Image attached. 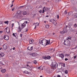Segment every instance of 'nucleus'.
I'll list each match as a JSON object with an SVG mask.
<instances>
[{
	"label": "nucleus",
	"mask_w": 77,
	"mask_h": 77,
	"mask_svg": "<svg viewBox=\"0 0 77 77\" xmlns=\"http://www.w3.org/2000/svg\"><path fill=\"white\" fill-rule=\"evenodd\" d=\"M17 14H16L15 16L14 17V19H21L23 17L20 14L21 13V11L19 10L17 11Z\"/></svg>",
	"instance_id": "obj_1"
},
{
	"label": "nucleus",
	"mask_w": 77,
	"mask_h": 77,
	"mask_svg": "<svg viewBox=\"0 0 77 77\" xmlns=\"http://www.w3.org/2000/svg\"><path fill=\"white\" fill-rule=\"evenodd\" d=\"M39 44H41L43 45H47L49 44L48 41L45 39L42 40H39Z\"/></svg>",
	"instance_id": "obj_2"
},
{
	"label": "nucleus",
	"mask_w": 77,
	"mask_h": 77,
	"mask_svg": "<svg viewBox=\"0 0 77 77\" xmlns=\"http://www.w3.org/2000/svg\"><path fill=\"white\" fill-rule=\"evenodd\" d=\"M26 24L28 23L27 21L25 22V23L21 24L20 26H19V29H20V31H21L22 29L26 26Z\"/></svg>",
	"instance_id": "obj_3"
},
{
	"label": "nucleus",
	"mask_w": 77,
	"mask_h": 77,
	"mask_svg": "<svg viewBox=\"0 0 77 77\" xmlns=\"http://www.w3.org/2000/svg\"><path fill=\"white\" fill-rule=\"evenodd\" d=\"M57 67L58 66V64L55 61L53 63H52V66L51 67V68H52V69H56V66Z\"/></svg>",
	"instance_id": "obj_4"
},
{
	"label": "nucleus",
	"mask_w": 77,
	"mask_h": 77,
	"mask_svg": "<svg viewBox=\"0 0 77 77\" xmlns=\"http://www.w3.org/2000/svg\"><path fill=\"white\" fill-rule=\"evenodd\" d=\"M4 31L5 32H7L8 33H9L10 32V29L8 27H7L4 29Z\"/></svg>",
	"instance_id": "obj_5"
},
{
	"label": "nucleus",
	"mask_w": 77,
	"mask_h": 77,
	"mask_svg": "<svg viewBox=\"0 0 77 77\" xmlns=\"http://www.w3.org/2000/svg\"><path fill=\"white\" fill-rule=\"evenodd\" d=\"M64 44L65 45H69V42L67 40H64Z\"/></svg>",
	"instance_id": "obj_6"
},
{
	"label": "nucleus",
	"mask_w": 77,
	"mask_h": 77,
	"mask_svg": "<svg viewBox=\"0 0 77 77\" xmlns=\"http://www.w3.org/2000/svg\"><path fill=\"white\" fill-rule=\"evenodd\" d=\"M50 22H51L52 23L54 24H57V22H56V20H49Z\"/></svg>",
	"instance_id": "obj_7"
},
{
	"label": "nucleus",
	"mask_w": 77,
	"mask_h": 77,
	"mask_svg": "<svg viewBox=\"0 0 77 77\" xmlns=\"http://www.w3.org/2000/svg\"><path fill=\"white\" fill-rule=\"evenodd\" d=\"M9 37L7 35L4 36V39L6 41H8L9 40Z\"/></svg>",
	"instance_id": "obj_8"
},
{
	"label": "nucleus",
	"mask_w": 77,
	"mask_h": 77,
	"mask_svg": "<svg viewBox=\"0 0 77 77\" xmlns=\"http://www.w3.org/2000/svg\"><path fill=\"white\" fill-rule=\"evenodd\" d=\"M45 8V7H44L43 10L42 11L41 10L40 11H39V12L40 13H44V12H45V11L44 10V9Z\"/></svg>",
	"instance_id": "obj_9"
},
{
	"label": "nucleus",
	"mask_w": 77,
	"mask_h": 77,
	"mask_svg": "<svg viewBox=\"0 0 77 77\" xmlns=\"http://www.w3.org/2000/svg\"><path fill=\"white\" fill-rule=\"evenodd\" d=\"M59 57H61V58H63L64 57V54H60L59 55Z\"/></svg>",
	"instance_id": "obj_10"
},
{
	"label": "nucleus",
	"mask_w": 77,
	"mask_h": 77,
	"mask_svg": "<svg viewBox=\"0 0 77 77\" xmlns=\"http://www.w3.org/2000/svg\"><path fill=\"white\" fill-rule=\"evenodd\" d=\"M6 70L5 69H2L1 70V71L2 73H4L6 72Z\"/></svg>",
	"instance_id": "obj_11"
},
{
	"label": "nucleus",
	"mask_w": 77,
	"mask_h": 77,
	"mask_svg": "<svg viewBox=\"0 0 77 77\" xmlns=\"http://www.w3.org/2000/svg\"><path fill=\"white\" fill-rule=\"evenodd\" d=\"M27 49H28V50H29V51H31L32 50V47H31V46H29L27 48Z\"/></svg>",
	"instance_id": "obj_12"
},
{
	"label": "nucleus",
	"mask_w": 77,
	"mask_h": 77,
	"mask_svg": "<svg viewBox=\"0 0 77 77\" xmlns=\"http://www.w3.org/2000/svg\"><path fill=\"white\" fill-rule=\"evenodd\" d=\"M8 48V47H7V46L5 45H4L3 46V48L4 50H6Z\"/></svg>",
	"instance_id": "obj_13"
},
{
	"label": "nucleus",
	"mask_w": 77,
	"mask_h": 77,
	"mask_svg": "<svg viewBox=\"0 0 77 77\" xmlns=\"http://www.w3.org/2000/svg\"><path fill=\"white\" fill-rule=\"evenodd\" d=\"M67 32V29L66 28L64 29H63V30L62 31V32L63 33H66Z\"/></svg>",
	"instance_id": "obj_14"
},
{
	"label": "nucleus",
	"mask_w": 77,
	"mask_h": 77,
	"mask_svg": "<svg viewBox=\"0 0 77 77\" xmlns=\"http://www.w3.org/2000/svg\"><path fill=\"white\" fill-rule=\"evenodd\" d=\"M22 14L23 15H27V12L26 11H23L22 13Z\"/></svg>",
	"instance_id": "obj_15"
},
{
	"label": "nucleus",
	"mask_w": 77,
	"mask_h": 77,
	"mask_svg": "<svg viewBox=\"0 0 77 77\" xmlns=\"http://www.w3.org/2000/svg\"><path fill=\"white\" fill-rule=\"evenodd\" d=\"M0 55L1 56H2V57H4L5 56V54L3 52H1V53H0Z\"/></svg>",
	"instance_id": "obj_16"
},
{
	"label": "nucleus",
	"mask_w": 77,
	"mask_h": 77,
	"mask_svg": "<svg viewBox=\"0 0 77 77\" xmlns=\"http://www.w3.org/2000/svg\"><path fill=\"white\" fill-rule=\"evenodd\" d=\"M33 42V40L32 39H31L29 40V43L30 44H32Z\"/></svg>",
	"instance_id": "obj_17"
},
{
	"label": "nucleus",
	"mask_w": 77,
	"mask_h": 77,
	"mask_svg": "<svg viewBox=\"0 0 77 77\" xmlns=\"http://www.w3.org/2000/svg\"><path fill=\"white\" fill-rule=\"evenodd\" d=\"M34 54H32V53H31V52H29L28 54L30 55H31L32 56H34Z\"/></svg>",
	"instance_id": "obj_18"
},
{
	"label": "nucleus",
	"mask_w": 77,
	"mask_h": 77,
	"mask_svg": "<svg viewBox=\"0 0 77 77\" xmlns=\"http://www.w3.org/2000/svg\"><path fill=\"white\" fill-rule=\"evenodd\" d=\"M16 35H17V33H13L12 35H13V36H14V37H16Z\"/></svg>",
	"instance_id": "obj_19"
},
{
	"label": "nucleus",
	"mask_w": 77,
	"mask_h": 77,
	"mask_svg": "<svg viewBox=\"0 0 77 77\" xmlns=\"http://www.w3.org/2000/svg\"><path fill=\"white\" fill-rule=\"evenodd\" d=\"M44 10L45 12H47V11H48V8H45L44 9Z\"/></svg>",
	"instance_id": "obj_20"
},
{
	"label": "nucleus",
	"mask_w": 77,
	"mask_h": 77,
	"mask_svg": "<svg viewBox=\"0 0 77 77\" xmlns=\"http://www.w3.org/2000/svg\"><path fill=\"white\" fill-rule=\"evenodd\" d=\"M23 72L26 74H29V72H28L26 70L24 71V72Z\"/></svg>",
	"instance_id": "obj_21"
},
{
	"label": "nucleus",
	"mask_w": 77,
	"mask_h": 77,
	"mask_svg": "<svg viewBox=\"0 0 77 77\" xmlns=\"http://www.w3.org/2000/svg\"><path fill=\"white\" fill-rule=\"evenodd\" d=\"M46 59H50L51 58V57L50 56H47V57H46Z\"/></svg>",
	"instance_id": "obj_22"
},
{
	"label": "nucleus",
	"mask_w": 77,
	"mask_h": 77,
	"mask_svg": "<svg viewBox=\"0 0 77 77\" xmlns=\"http://www.w3.org/2000/svg\"><path fill=\"white\" fill-rule=\"evenodd\" d=\"M49 27V25H46L45 26V28L46 29H48Z\"/></svg>",
	"instance_id": "obj_23"
},
{
	"label": "nucleus",
	"mask_w": 77,
	"mask_h": 77,
	"mask_svg": "<svg viewBox=\"0 0 77 77\" xmlns=\"http://www.w3.org/2000/svg\"><path fill=\"white\" fill-rule=\"evenodd\" d=\"M42 59H44L45 60H47V58L45 56V57H42Z\"/></svg>",
	"instance_id": "obj_24"
},
{
	"label": "nucleus",
	"mask_w": 77,
	"mask_h": 77,
	"mask_svg": "<svg viewBox=\"0 0 77 77\" xmlns=\"http://www.w3.org/2000/svg\"><path fill=\"white\" fill-rule=\"evenodd\" d=\"M61 66H62L63 67H65V66H65V63H62V64H61Z\"/></svg>",
	"instance_id": "obj_25"
},
{
	"label": "nucleus",
	"mask_w": 77,
	"mask_h": 77,
	"mask_svg": "<svg viewBox=\"0 0 77 77\" xmlns=\"http://www.w3.org/2000/svg\"><path fill=\"white\" fill-rule=\"evenodd\" d=\"M71 38L70 37H69V38H67L66 40L67 41H68L69 40H71Z\"/></svg>",
	"instance_id": "obj_26"
},
{
	"label": "nucleus",
	"mask_w": 77,
	"mask_h": 77,
	"mask_svg": "<svg viewBox=\"0 0 77 77\" xmlns=\"http://www.w3.org/2000/svg\"><path fill=\"white\" fill-rule=\"evenodd\" d=\"M26 66H29V69H30V70H32V68H31L30 67V66H29V65H28V64L26 65Z\"/></svg>",
	"instance_id": "obj_27"
},
{
	"label": "nucleus",
	"mask_w": 77,
	"mask_h": 77,
	"mask_svg": "<svg viewBox=\"0 0 77 77\" xmlns=\"http://www.w3.org/2000/svg\"><path fill=\"white\" fill-rule=\"evenodd\" d=\"M8 22H9V21H5L4 22V23H5V24H8Z\"/></svg>",
	"instance_id": "obj_28"
},
{
	"label": "nucleus",
	"mask_w": 77,
	"mask_h": 77,
	"mask_svg": "<svg viewBox=\"0 0 77 77\" xmlns=\"http://www.w3.org/2000/svg\"><path fill=\"white\" fill-rule=\"evenodd\" d=\"M72 14V12H70L69 13H68V15H71V14Z\"/></svg>",
	"instance_id": "obj_29"
},
{
	"label": "nucleus",
	"mask_w": 77,
	"mask_h": 77,
	"mask_svg": "<svg viewBox=\"0 0 77 77\" xmlns=\"http://www.w3.org/2000/svg\"><path fill=\"white\" fill-rule=\"evenodd\" d=\"M4 23V22L3 21H0V24H2Z\"/></svg>",
	"instance_id": "obj_30"
},
{
	"label": "nucleus",
	"mask_w": 77,
	"mask_h": 77,
	"mask_svg": "<svg viewBox=\"0 0 77 77\" xmlns=\"http://www.w3.org/2000/svg\"><path fill=\"white\" fill-rule=\"evenodd\" d=\"M39 23H38V22H37L36 23V26H39Z\"/></svg>",
	"instance_id": "obj_31"
},
{
	"label": "nucleus",
	"mask_w": 77,
	"mask_h": 77,
	"mask_svg": "<svg viewBox=\"0 0 77 77\" xmlns=\"http://www.w3.org/2000/svg\"><path fill=\"white\" fill-rule=\"evenodd\" d=\"M69 25L70 26H72V24L71 23H69Z\"/></svg>",
	"instance_id": "obj_32"
},
{
	"label": "nucleus",
	"mask_w": 77,
	"mask_h": 77,
	"mask_svg": "<svg viewBox=\"0 0 77 77\" xmlns=\"http://www.w3.org/2000/svg\"><path fill=\"white\" fill-rule=\"evenodd\" d=\"M74 27H77V24H74Z\"/></svg>",
	"instance_id": "obj_33"
},
{
	"label": "nucleus",
	"mask_w": 77,
	"mask_h": 77,
	"mask_svg": "<svg viewBox=\"0 0 77 77\" xmlns=\"http://www.w3.org/2000/svg\"><path fill=\"white\" fill-rule=\"evenodd\" d=\"M68 71L66 70L65 71V73L66 74H68Z\"/></svg>",
	"instance_id": "obj_34"
},
{
	"label": "nucleus",
	"mask_w": 77,
	"mask_h": 77,
	"mask_svg": "<svg viewBox=\"0 0 77 77\" xmlns=\"http://www.w3.org/2000/svg\"><path fill=\"white\" fill-rule=\"evenodd\" d=\"M15 10V8H13L12 9V11H14V10Z\"/></svg>",
	"instance_id": "obj_35"
},
{
	"label": "nucleus",
	"mask_w": 77,
	"mask_h": 77,
	"mask_svg": "<svg viewBox=\"0 0 77 77\" xmlns=\"http://www.w3.org/2000/svg\"><path fill=\"white\" fill-rule=\"evenodd\" d=\"M65 56H66L67 57H68V56H69V54H65Z\"/></svg>",
	"instance_id": "obj_36"
},
{
	"label": "nucleus",
	"mask_w": 77,
	"mask_h": 77,
	"mask_svg": "<svg viewBox=\"0 0 77 77\" xmlns=\"http://www.w3.org/2000/svg\"><path fill=\"white\" fill-rule=\"evenodd\" d=\"M77 57V56H75L73 57V58L74 59H76V58Z\"/></svg>",
	"instance_id": "obj_37"
},
{
	"label": "nucleus",
	"mask_w": 77,
	"mask_h": 77,
	"mask_svg": "<svg viewBox=\"0 0 77 77\" xmlns=\"http://www.w3.org/2000/svg\"><path fill=\"white\" fill-rule=\"evenodd\" d=\"M65 13V14H67V11H65L64 12Z\"/></svg>",
	"instance_id": "obj_38"
},
{
	"label": "nucleus",
	"mask_w": 77,
	"mask_h": 77,
	"mask_svg": "<svg viewBox=\"0 0 77 77\" xmlns=\"http://www.w3.org/2000/svg\"><path fill=\"white\" fill-rule=\"evenodd\" d=\"M57 19H58L59 18V15H57Z\"/></svg>",
	"instance_id": "obj_39"
},
{
	"label": "nucleus",
	"mask_w": 77,
	"mask_h": 77,
	"mask_svg": "<svg viewBox=\"0 0 77 77\" xmlns=\"http://www.w3.org/2000/svg\"><path fill=\"white\" fill-rule=\"evenodd\" d=\"M57 72H60V70H59V69H57Z\"/></svg>",
	"instance_id": "obj_40"
},
{
	"label": "nucleus",
	"mask_w": 77,
	"mask_h": 77,
	"mask_svg": "<svg viewBox=\"0 0 77 77\" xmlns=\"http://www.w3.org/2000/svg\"><path fill=\"white\" fill-rule=\"evenodd\" d=\"M34 63L35 64H36V61L35 60L34 61Z\"/></svg>",
	"instance_id": "obj_41"
},
{
	"label": "nucleus",
	"mask_w": 77,
	"mask_h": 77,
	"mask_svg": "<svg viewBox=\"0 0 77 77\" xmlns=\"http://www.w3.org/2000/svg\"><path fill=\"white\" fill-rule=\"evenodd\" d=\"M22 34H21L20 35V37H22Z\"/></svg>",
	"instance_id": "obj_42"
},
{
	"label": "nucleus",
	"mask_w": 77,
	"mask_h": 77,
	"mask_svg": "<svg viewBox=\"0 0 77 77\" xmlns=\"http://www.w3.org/2000/svg\"><path fill=\"white\" fill-rule=\"evenodd\" d=\"M68 60V58H65V61H67Z\"/></svg>",
	"instance_id": "obj_43"
},
{
	"label": "nucleus",
	"mask_w": 77,
	"mask_h": 77,
	"mask_svg": "<svg viewBox=\"0 0 77 77\" xmlns=\"http://www.w3.org/2000/svg\"><path fill=\"white\" fill-rule=\"evenodd\" d=\"M14 26V23H12V28H13V26Z\"/></svg>",
	"instance_id": "obj_44"
},
{
	"label": "nucleus",
	"mask_w": 77,
	"mask_h": 77,
	"mask_svg": "<svg viewBox=\"0 0 77 77\" xmlns=\"http://www.w3.org/2000/svg\"><path fill=\"white\" fill-rule=\"evenodd\" d=\"M35 15L36 14H34L33 15H32L33 16V17H35Z\"/></svg>",
	"instance_id": "obj_45"
},
{
	"label": "nucleus",
	"mask_w": 77,
	"mask_h": 77,
	"mask_svg": "<svg viewBox=\"0 0 77 77\" xmlns=\"http://www.w3.org/2000/svg\"><path fill=\"white\" fill-rule=\"evenodd\" d=\"M76 48H77V46H76V47H75V49H76Z\"/></svg>",
	"instance_id": "obj_46"
},
{
	"label": "nucleus",
	"mask_w": 77,
	"mask_h": 77,
	"mask_svg": "<svg viewBox=\"0 0 77 77\" xmlns=\"http://www.w3.org/2000/svg\"><path fill=\"white\" fill-rule=\"evenodd\" d=\"M57 77H60V75H58Z\"/></svg>",
	"instance_id": "obj_47"
},
{
	"label": "nucleus",
	"mask_w": 77,
	"mask_h": 77,
	"mask_svg": "<svg viewBox=\"0 0 77 77\" xmlns=\"http://www.w3.org/2000/svg\"><path fill=\"white\" fill-rule=\"evenodd\" d=\"M15 48H13V50H15Z\"/></svg>",
	"instance_id": "obj_48"
},
{
	"label": "nucleus",
	"mask_w": 77,
	"mask_h": 77,
	"mask_svg": "<svg viewBox=\"0 0 77 77\" xmlns=\"http://www.w3.org/2000/svg\"><path fill=\"white\" fill-rule=\"evenodd\" d=\"M2 32H3V31H0V33H2Z\"/></svg>",
	"instance_id": "obj_49"
},
{
	"label": "nucleus",
	"mask_w": 77,
	"mask_h": 77,
	"mask_svg": "<svg viewBox=\"0 0 77 77\" xmlns=\"http://www.w3.org/2000/svg\"><path fill=\"white\" fill-rule=\"evenodd\" d=\"M14 1H13L12 2V3H14Z\"/></svg>",
	"instance_id": "obj_50"
},
{
	"label": "nucleus",
	"mask_w": 77,
	"mask_h": 77,
	"mask_svg": "<svg viewBox=\"0 0 77 77\" xmlns=\"http://www.w3.org/2000/svg\"><path fill=\"white\" fill-rule=\"evenodd\" d=\"M14 6V5H13V4H12V5H11V8H12V6Z\"/></svg>",
	"instance_id": "obj_51"
},
{
	"label": "nucleus",
	"mask_w": 77,
	"mask_h": 77,
	"mask_svg": "<svg viewBox=\"0 0 77 77\" xmlns=\"http://www.w3.org/2000/svg\"><path fill=\"white\" fill-rule=\"evenodd\" d=\"M28 31V29H26V31H25V32H27V31Z\"/></svg>",
	"instance_id": "obj_52"
},
{
	"label": "nucleus",
	"mask_w": 77,
	"mask_h": 77,
	"mask_svg": "<svg viewBox=\"0 0 77 77\" xmlns=\"http://www.w3.org/2000/svg\"><path fill=\"white\" fill-rule=\"evenodd\" d=\"M36 26H35V29H36Z\"/></svg>",
	"instance_id": "obj_53"
},
{
	"label": "nucleus",
	"mask_w": 77,
	"mask_h": 77,
	"mask_svg": "<svg viewBox=\"0 0 77 77\" xmlns=\"http://www.w3.org/2000/svg\"><path fill=\"white\" fill-rule=\"evenodd\" d=\"M49 17V16H48H48H46V17Z\"/></svg>",
	"instance_id": "obj_54"
},
{
	"label": "nucleus",
	"mask_w": 77,
	"mask_h": 77,
	"mask_svg": "<svg viewBox=\"0 0 77 77\" xmlns=\"http://www.w3.org/2000/svg\"><path fill=\"white\" fill-rule=\"evenodd\" d=\"M30 63V62H27V63Z\"/></svg>",
	"instance_id": "obj_55"
},
{
	"label": "nucleus",
	"mask_w": 77,
	"mask_h": 77,
	"mask_svg": "<svg viewBox=\"0 0 77 77\" xmlns=\"http://www.w3.org/2000/svg\"><path fill=\"white\" fill-rule=\"evenodd\" d=\"M53 50L52 49H50V51H52Z\"/></svg>",
	"instance_id": "obj_56"
},
{
	"label": "nucleus",
	"mask_w": 77,
	"mask_h": 77,
	"mask_svg": "<svg viewBox=\"0 0 77 77\" xmlns=\"http://www.w3.org/2000/svg\"><path fill=\"white\" fill-rule=\"evenodd\" d=\"M44 22L45 23H46V21H44Z\"/></svg>",
	"instance_id": "obj_57"
},
{
	"label": "nucleus",
	"mask_w": 77,
	"mask_h": 77,
	"mask_svg": "<svg viewBox=\"0 0 77 77\" xmlns=\"http://www.w3.org/2000/svg\"><path fill=\"white\" fill-rule=\"evenodd\" d=\"M0 57H2L0 55Z\"/></svg>",
	"instance_id": "obj_58"
},
{
	"label": "nucleus",
	"mask_w": 77,
	"mask_h": 77,
	"mask_svg": "<svg viewBox=\"0 0 77 77\" xmlns=\"http://www.w3.org/2000/svg\"><path fill=\"white\" fill-rule=\"evenodd\" d=\"M21 7L22 8H24V6H22Z\"/></svg>",
	"instance_id": "obj_59"
},
{
	"label": "nucleus",
	"mask_w": 77,
	"mask_h": 77,
	"mask_svg": "<svg viewBox=\"0 0 77 77\" xmlns=\"http://www.w3.org/2000/svg\"><path fill=\"white\" fill-rule=\"evenodd\" d=\"M1 49H2V48H0V50H1Z\"/></svg>",
	"instance_id": "obj_60"
},
{
	"label": "nucleus",
	"mask_w": 77,
	"mask_h": 77,
	"mask_svg": "<svg viewBox=\"0 0 77 77\" xmlns=\"http://www.w3.org/2000/svg\"><path fill=\"white\" fill-rule=\"evenodd\" d=\"M40 77H42V76H40Z\"/></svg>",
	"instance_id": "obj_61"
},
{
	"label": "nucleus",
	"mask_w": 77,
	"mask_h": 77,
	"mask_svg": "<svg viewBox=\"0 0 77 77\" xmlns=\"http://www.w3.org/2000/svg\"><path fill=\"white\" fill-rule=\"evenodd\" d=\"M54 34H55L54 33H53V35H54Z\"/></svg>",
	"instance_id": "obj_62"
},
{
	"label": "nucleus",
	"mask_w": 77,
	"mask_h": 77,
	"mask_svg": "<svg viewBox=\"0 0 77 77\" xmlns=\"http://www.w3.org/2000/svg\"><path fill=\"white\" fill-rule=\"evenodd\" d=\"M68 19V17H67Z\"/></svg>",
	"instance_id": "obj_63"
},
{
	"label": "nucleus",
	"mask_w": 77,
	"mask_h": 77,
	"mask_svg": "<svg viewBox=\"0 0 77 77\" xmlns=\"http://www.w3.org/2000/svg\"><path fill=\"white\" fill-rule=\"evenodd\" d=\"M76 34H77V33H76Z\"/></svg>",
	"instance_id": "obj_64"
}]
</instances>
